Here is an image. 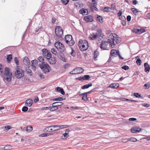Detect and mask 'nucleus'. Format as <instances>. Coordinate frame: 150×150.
<instances>
[{
	"label": "nucleus",
	"mask_w": 150,
	"mask_h": 150,
	"mask_svg": "<svg viewBox=\"0 0 150 150\" xmlns=\"http://www.w3.org/2000/svg\"><path fill=\"white\" fill-rule=\"evenodd\" d=\"M0 75L3 77L4 80H6L7 82L11 81L12 74L10 72V69L8 67H6L4 71L3 70L0 71Z\"/></svg>",
	"instance_id": "1"
},
{
	"label": "nucleus",
	"mask_w": 150,
	"mask_h": 150,
	"mask_svg": "<svg viewBox=\"0 0 150 150\" xmlns=\"http://www.w3.org/2000/svg\"><path fill=\"white\" fill-rule=\"evenodd\" d=\"M38 59L39 62H41V63L39 64V66L40 67L44 73L46 74L47 73L49 72H50L49 69L50 67L48 64L44 62V58L42 56H40L38 58Z\"/></svg>",
	"instance_id": "2"
},
{
	"label": "nucleus",
	"mask_w": 150,
	"mask_h": 150,
	"mask_svg": "<svg viewBox=\"0 0 150 150\" xmlns=\"http://www.w3.org/2000/svg\"><path fill=\"white\" fill-rule=\"evenodd\" d=\"M117 35L115 33H111L108 38V40H110V45L112 48H113L117 44L119 43L121 40V38L118 37H117Z\"/></svg>",
	"instance_id": "3"
},
{
	"label": "nucleus",
	"mask_w": 150,
	"mask_h": 150,
	"mask_svg": "<svg viewBox=\"0 0 150 150\" xmlns=\"http://www.w3.org/2000/svg\"><path fill=\"white\" fill-rule=\"evenodd\" d=\"M78 46L81 51L86 50L88 47V42L85 40H80L78 43Z\"/></svg>",
	"instance_id": "4"
},
{
	"label": "nucleus",
	"mask_w": 150,
	"mask_h": 150,
	"mask_svg": "<svg viewBox=\"0 0 150 150\" xmlns=\"http://www.w3.org/2000/svg\"><path fill=\"white\" fill-rule=\"evenodd\" d=\"M54 46L61 53H63L66 52V49L64 45L59 41L56 42Z\"/></svg>",
	"instance_id": "5"
},
{
	"label": "nucleus",
	"mask_w": 150,
	"mask_h": 150,
	"mask_svg": "<svg viewBox=\"0 0 150 150\" xmlns=\"http://www.w3.org/2000/svg\"><path fill=\"white\" fill-rule=\"evenodd\" d=\"M64 39L66 43L69 46H72L75 43L74 40H73L72 36L70 35H66L65 36Z\"/></svg>",
	"instance_id": "6"
},
{
	"label": "nucleus",
	"mask_w": 150,
	"mask_h": 150,
	"mask_svg": "<svg viewBox=\"0 0 150 150\" xmlns=\"http://www.w3.org/2000/svg\"><path fill=\"white\" fill-rule=\"evenodd\" d=\"M59 129V125H52L45 128L43 131L45 132H51Z\"/></svg>",
	"instance_id": "7"
},
{
	"label": "nucleus",
	"mask_w": 150,
	"mask_h": 150,
	"mask_svg": "<svg viewBox=\"0 0 150 150\" xmlns=\"http://www.w3.org/2000/svg\"><path fill=\"white\" fill-rule=\"evenodd\" d=\"M24 71L21 69H20V67L17 66L16 69V71L15 72V75L18 79L21 78L24 76Z\"/></svg>",
	"instance_id": "8"
},
{
	"label": "nucleus",
	"mask_w": 150,
	"mask_h": 150,
	"mask_svg": "<svg viewBox=\"0 0 150 150\" xmlns=\"http://www.w3.org/2000/svg\"><path fill=\"white\" fill-rule=\"evenodd\" d=\"M55 32L56 36L59 38H61L62 36L63 32L62 29L60 26H57L55 29Z\"/></svg>",
	"instance_id": "9"
},
{
	"label": "nucleus",
	"mask_w": 150,
	"mask_h": 150,
	"mask_svg": "<svg viewBox=\"0 0 150 150\" xmlns=\"http://www.w3.org/2000/svg\"><path fill=\"white\" fill-rule=\"evenodd\" d=\"M110 40H102L101 43L100 48L103 50H108V45L109 44H110Z\"/></svg>",
	"instance_id": "10"
},
{
	"label": "nucleus",
	"mask_w": 150,
	"mask_h": 150,
	"mask_svg": "<svg viewBox=\"0 0 150 150\" xmlns=\"http://www.w3.org/2000/svg\"><path fill=\"white\" fill-rule=\"evenodd\" d=\"M132 31L135 33L138 34H140L143 33L145 32L146 31L144 29H137V28H133Z\"/></svg>",
	"instance_id": "11"
},
{
	"label": "nucleus",
	"mask_w": 150,
	"mask_h": 150,
	"mask_svg": "<svg viewBox=\"0 0 150 150\" xmlns=\"http://www.w3.org/2000/svg\"><path fill=\"white\" fill-rule=\"evenodd\" d=\"M23 63L25 65L27 66L28 68L30 67L29 66L30 65V63L29 59L28 57H25L23 58Z\"/></svg>",
	"instance_id": "12"
},
{
	"label": "nucleus",
	"mask_w": 150,
	"mask_h": 150,
	"mask_svg": "<svg viewBox=\"0 0 150 150\" xmlns=\"http://www.w3.org/2000/svg\"><path fill=\"white\" fill-rule=\"evenodd\" d=\"M84 20L86 22H91L93 21V17L92 16H87L84 17Z\"/></svg>",
	"instance_id": "13"
},
{
	"label": "nucleus",
	"mask_w": 150,
	"mask_h": 150,
	"mask_svg": "<svg viewBox=\"0 0 150 150\" xmlns=\"http://www.w3.org/2000/svg\"><path fill=\"white\" fill-rule=\"evenodd\" d=\"M74 70L75 71V74H77L82 73L84 71V69L81 67H78L74 69Z\"/></svg>",
	"instance_id": "14"
},
{
	"label": "nucleus",
	"mask_w": 150,
	"mask_h": 150,
	"mask_svg": "<svg viewBox=\"0 0 150 150\" xmlns=\"http://www.w3.org/2000/svg\"><path fill=\"white\" fill-rule=\"evenodd\" d=\"M47 60L50 64L52 65L55 64L57 62L56 59L54 57H51Z\"/></svg>",
	"instance_id": "15"
},
{
	"label": "nucleus",
	"mask_w": 150,
	"mask_h": 150,
	"mask_svg": "<svg viewBox=\"0 0 150 150\" xmlns=\"http://www.w3.org/2000/svg\"><path fill=\"white\" fill-rule=\"evenodd\" d=\"M79 12L83 16L86 15L88 14V10L87 9L82 8L80 10Z\"/></svg>",
	"instance_id": "16"
},
{
	"label": "nucleus",
	"mask_w": 150,
	"mask_h": 150,
	"mask_svg": "<svg viewBox=\"0 0 150 150\" xmlns=\"http://www.w3.org/2000/svg\"><path fill=\"white\" fill-rule=\"evenodd\" d=\"M31 66L33 68V69L35 70L36 68L37 64H38L37 60L36 59L32 60L31 61Z\"/></svg>",
	"instance_id": "17"
},
{
	"label": "nucleus",
	"mask_w": 150,
	"mask_h": 150,
	"mask_svg": "<svg viewBox=\"0 0 150 150\" xmlns=\"http://www.w3.org/2000/svg\"><path fill=\"white\" fill-rule=\"evenodd\" d=\"M65 53V52H64L63 53H59L57 55L58 57L64 62L65 61V57L64 55V54Z\"/></svg>",
	"instance_id": "18"
},
{
	"label": "nucleus",
	"mask_w": 150,
	"mask_h": 150,
	"mask_svg": "<svg viewBox=\"0 0 150 150\" xmlns=\"http://www.w3.org/2000/svg\"><path fill=\"white\" fill-rule=\"evenodd\" d=\"M118 54V51H117V50L114 49H112L110 51V55H111L112 57H116L117 56Z\"/></svg>",
	"instance_id": "19"
},
{
	"label": "nucleus",
	"mask_w": 150,
	"mask_h": 150,
	"mask_svg": "<svg viewBox=\"0 0 150 150\" xmlns=\"http://www.w3.org/2000/svg\"><path fill=\"white\" fill-rule=\"evenodd\" d=\"M33 103V100L30 99L27 100L25 102V105L30 107L32 106Z\"/></svg>",
	"instance_id": "20"
},
{
	"label": "nucleus",
	"mask_w": 150,
	"mask_h": 150,
	"mask_svg": "<svg viewBox=\"0 0 150 150\" xmlns=\"http://www.w3.org/2000/svg\"><path fill=\"white\" fill-rule=\"evenodd\" d=\"M142 130L140 128L133 127L131 129V131L132 133L138 132Z\"/></svg>",
	"instance_id": "21"
},
{
	"label": "nucleus",
	"mask_w": 150,
	"mask_h": 150,
	"mask_svg": "<svg viewBox=\"0 0 150 150\" xmlns=\"http://www.w3.org/2000/svg\"><path fill=\"white\" fill-rule=\"evenodd\" d=\"M119 86V85L118 83H113L110 85L108 87L113 89H116L118 88Z\"/></svg>",
	"instance_id": "22"
},
{
	"label": "nucleus",
	"mask_w": 150,
	"mask_h": 150,
	"mask_svg": "<svg viewBox=\"0 0 150 150\" xmlns=\"http://www.w3.org/2000/svg\"><path fill=\"white\" fill-rule=\"evenodd\" d=\"M144 66L145 68L144 71L145 72H148L150 69L149 65L146 62L144 64Z\"/></svg>",
	"instance_id": "23"
},
{
	"label": "nucleus",
	"mask_w": 150,
	"mask_h": 150,
	"mask_svg": "<svg viewBox=\"0 0 150 150\" xmlns=\"http://www.w3.org/2000/svg\"><path fill=\"white\" fill-rule=\"evenodd\" d=\"M55 90L57 92L60 93L63 95L65 94V92L63 88H61L59 87H57L55 88Z\"/></svg>",
	"instance_id": "24"
},
{
	"label": "nucleus",
	"mask_w": 150,
	"mask_h": 150,
	"mask_svg": "<svg viewBox=\"0 0 150 150\" xmlns=\"http://www.w3.org/2000/svg\"><path fill=\"white\" fill-rule=\"evenodd\" d=\"M92 34H91V35H89V39L90 40H96L98 36L96 34H94L93 33Z\"/></svg>",
	"instance_id": "25"
},
{
	"label": "nucleus",
	"mask_w": 150,
	"mask_h": 150,
	"mask_svg": "<svg viewBox=\"0 0 150 150\" xmlns=\"http://www.w3.org/2000/svg\"><path fill=\"white\" fill-rule=\"evenodd\" d=\"M11 149V146L10 145H7L5 146L4 147H2L0 150H9Z\"/></svg>",
	"instance_id": "26"
},
{
	"label": "nucleus",
	"mask_w": 150,
	"mask_h": 150,
	"mask_svg": "<svg viewBox=\"0 0 150 150\" xmlns=\"http://www.w3.org/2000/svg\"><path fill=\"white\" fill-rule=\"evenodd\" d=\"M110 8V7L108 6H106L103 8H101L100 9V10L104 12H110V11L109 10Z\"/></svg>",
	"instance_id": "27"
},
{
	"label": "nucleus",
	"mask_w": 150,
	"mask_h": 150,
	"mask_svg": "<svg viewBox=\"0 0 150 150\" xmlns=\"http://www.w3.org/2000/svg\"><path fill=\"white\" fill-rule=\"evenodd\" d=\"M96 16L97 20L100 23H103V18L102 16L97 14L96 15Z\"/></svg>",
	"instance_id": "28"
},
{
	"label": "nucleus",
	"mask_w": 150,
	"mask_h": 150,
	"mask_svg": "<svg viewBox=\"0 0 150 150\" xmlns=\"http://www.w3.org/2000/svg\"><path fill=\"white\" fill-rule=\"evenodd\" d=\"M92 86V84L91 83H89L88 84H86L83 86L81 88L82 89H85L88 88Z\"/></svg>",
	"instance_id": "29"
},
{
	"label": "nucleus",
	"mask_w": 150,
	"mask_h": 150,
	"mask_svg": "<svg viewBox=\"0 0 150 150\" xmlns=\"http://www.w3.org/2000/svg\"><path fill=\"white\" fill-rule=\"evenodd\" d=\"M99 55V52L97 50L95 51L94 52V57L95 60L96 61L97 60V58Z\"/></svg>",
	"instance_id": "30"
},
{
	"label": "nucleus",
	"mask_w": 150,
	"mask_h": 150,
	"mask_svg": "<svg viewBox=\"0 0 150 150\" xmlns=\"http://www.w3.org/2000/svg\"><path fill=\"white\" fill-rule=\"evenodd\" d=\"M63 104V103L62 102H55L53 103L52 105H54V106L56 107L59 106Z\"/></svg>",
	"instance_id": "31"
},
{
	"label": "nucleus",
	"mask_w": 150,
	"mask_h": 150,
	"mask_svg": "<svg viewBox=\"0 0 150 150\" xmlns=\"http://www.w3.org/2000/svg\"><path fill=\"white\" fill-rule=\"evenodd\" d=\"M58 109V107H56L54 105H52V106H50V111L52 112L57 110Z\"/></svg>",
	"instance_id": "32"
},
{
	"label": "nucleus",
	"mask_w": 150,
	"mask_h": 150,
	"mask_svg": "<svg viewBox=\"0 0 150 150\" xmlns=\"http://www.w3.org/2000/svg\"><path fill=\"white\" fill-rule=\"evenodd\" d=\"M69 137V135L67 133H64L63 134V136H62L61 138L62 139H65Z\"/></svg>",
	"instance_id": "33"
},
{
	"label": "nucleus",
	"mask_w": 150,
	"mask_h": 150,
	"mask_svg": "<svg viewBox=\"0 0 150 150\" xmlns=\"http://www.w3.org/2000/svg\"><path fill=\"white\" fill-rule=\"evenodd\" d=\"M42 52L43 55L45 57V56H46V54L48 52V51L47 49L44 48L42 50Z\"/></svg>",
	"instance_id": "34"
},
{
	"label": "nucleus",
	"mask_w": 150,
	"mask_h": 150,
	"mask_svg": "<svg viewBox=\"0 0 150 150\" xmlns=\"http://www.w3.org/2000/svg\"><path fill=\"white\" fill-rule=\"evenodd\" d=\"M46 56H45V57L47 59H49L52 57L51 53L49 51L47 54H46Z\"/></svg>",
	"instance_id": "35"
},
{
	"label": "nucleus",
	"mask_w": 150,
	"mask_h": 150,
	"mask_svg": "<svg viewBox=\"0 0 150 150\" xmlns=\"http://www.w3.org/2000/svg\"><path fill=\"white\" fill-rule=\"evenodd\" d=\"M12 59V55L11 54H9L8 55L6 59L7 62H9Z\"/></svg>",
	"instance_id": "36"
},
{
	"label": "nucleus",
	"mask_w": 150,
	"mask_h": 150,
	"mask_svg": "<svg viewBox=\"0 0 150 150\" xmlns=\"http://www.w3.org/2000/svg\"><path fill=\"white\" fill-rule=\"evenodd\" d=\"M134 95L136 97L138 98H142V97L141 95L138 93H134Z\"/></svg>",
	"instance_id": "37"
},
{
	"label": "nucleus",
	"mask_w": 150,
	"mask_h": 150,
	"mask_svg": "<svg viewBox=\"0 0 150 150\" xmlns=\"http://www.w3.org/2000/svg\"><path fill=\"white\" fill-rule=\"evenodd\" d=\"M131 10L133 13L135 15H136L137 13L138 12V11H137V9L135 8H132Z\"/></svg>",
	"instance_id": "38"
},
{
	"label": "nucleus",
	"mask_w": 150,
	"mask_h": 150,
	"mask_svg": "<svg viewBox=\"0 0 150 150\" xmlns=\"http://www.w3.org/2000/svg\"><path fill=\"white\" fill-rule=\"evenodd\" d=\"M53 134L52 133H44L40 134V136L41 137H45L49 136Z\"/></svg>",
	"instance_id": "39"
},
{
	"label": "nucleus",
	"mask_w": 150,
	"mask_h": 150,
	"mask_svg": "<svg viewBox=\"0 0 150 150\" xmlns=\"http://www.w3.org/2000/svg\"><path fill=\"white\" fill-rule=\"evenodd\" d=\"M83 77V81L85 80H88L91 78V77L89 75H85Z\"/></svg>",
	"instance_id": "40"
},
{
	"label": "nucleus",
	"mask_w": 150,
	"mask_h": 150,
	"mask_svg": "<svg viewBox=\"0 0 150 150\" xmlns=\"http://www.w3.org/2000/svg\"><path fill=\"white\" fill-rule=\"evenodd\" d=\"M51 51L53 54H54L55 55H57V56L58 54H59L57 52L55 49L53 48L51 49Z\"/></svg>",
	"instance_id": "41"
},
{
	"label": "nucleus",
	"mask_w": 150,
	"mask_h": 150,
	"mask_svg": "<svg viewBox=\"0 0 150 150\" xmlns=\"http://www.w3.org/2000/svg\"><path fill=\"white\" fill-rule=\"evenodd\" d=\"M64 99L62 97H59L57 98H53L52 100L53 101H62Z\"/></svg>",
	"instance_id": "42"
},
{
	"label": "nucleus",
	"mask_w": 150,
	"mask_h": 150,
	"mask_svg": "<svg viewBox=\"0 0 150 150\" xmlns=\"http://www.w3.org/2000/svg\"><path fill=\"white\" fill-rule=\"evenodd\" d=\"M69 0H61L62 3L64 5H66L69 1Z\"/></svg>",
	"instance_id": "43"
},
{
	"label": "nucleus",
	"mask_w": 150,
	"mask_h": 150,
	"mask_svg": "<svg viewBox=\"0 0 150 150\" xmlns=\"http://www.w3.org/2000/svg\"><path fill=\"white\" fill-rule=\"evenodd\" d=\"M71 55L73 57H75L76 55V52L75 51L71 48Z\"/></svg>",
	"instance_id": "44"
},
{
	"label": "nucleus",
	"mask_w": 150,
	"mask_h": 150,
	"mask_svg": "<svg viewBox=\"0 0 150 150\" xmlns=\"http://www.w3.org/2000/svg\"><path fill=\"white\" fill-rule=\"evenodd\" d=\"M82 99L85 101H87L88 100V98H87V95H84L82 97Z\"/></svg>",
	"instance_id": "45"
},
{
	"label": "nucleus",
	"mask_w": 150,
	"mask_h": 150,
	"mask_svg": "<svg viewBox=\"0 0 150 150\" xmlns=\"http://www.w3.org/2000/svg\"><path fill=\"white\" fill-rule=\"evenodd\" d=\"M33 130V127L32 126H28L26 128V131L28 132H30Z\"/></svg>",
	"instance_id": "46"
},
{
	"label": "nucleus",
	"mask_w": 150,
	"mask_h": 150,
	"mask_svg": "<svg viewBox=\"0 0 150 150\" xmlns=\"http://www.w3.org/2000/svg\"><path fill=\"white\" fill-rule=\"evenodd\" d=\"M69 127V125H59V129H63L65 128H67Z\"/></svg>",
	"instance_id": "47"
},
{
	"label": "nucleus",
	"mask_w": 150,
	"mask_h": 150,
	"mask_svg": "<svg viewBox=\"0 0 150 150\" xmlns=\"http://www.w3.org/2000/svg\"><path fill=\"white\" fill-rule=\"evenodd\" d=\"M136 63L139 66H140L142 63V61L141 59L139 58H138L136 60Z\"/></svg>",
	"instance_id": "48"
},
{
	"label": "nucleus",
	"mask_w": 150,
	"mask_h": 150,
	"mask_svg": "<svg viewBox=\"0 0 150 150\" xmlns=\"http://www.w3.org/2000/svg\"><path fill=\"white\" fill-rule=\"evenodd\" d=\"M102 32V30L101 29H99L97 30L96 34L98 36Z\"/></svg>",
	"instance_id": "49"
},
{
	"label": "nucleus",
	"mask_w": 150,
	"mask_h": 150,
	"mask_svg": "<svg viewBox=\"0 0 150 150\" xmlns=\"http://www.w3.org/2000/svg\"><path fill=\"white\" fill-rule=\"evenodd\" d=\"M28 110V108L27 106H24L23 107L22 110L23 112H26Z\"/></svg>",
	"instance_id": "50"
},
{
	"label": "nucleus",
	"mask_w": 150,
	"mask_h": 150,
	"mask_svg": "<svg viewBox=\"0 0 150 150\" xmlns=\"http://www.w3.org/2000/svg\"><path fill=\"white\" fill-rule=\"evenodd\" d=\"M129 141H131L132 142H136L137 141V139L134 137H131L129 138Z\"/></svg>",
	"instance_id": "51"
},
{
	"label": "nucleus",
	"mask_w": 150,
	"mask_h": 150,
	"mask_svg": "<svg viewBox=\"0 0 150 150\" xmlns=\"http://www.w3.org/2000/svg\"><path fill=\"white\" fill-rule=\"evenodd\" d=\"M39 76L41 79H44L45 78V76L42 73H39L38 74Z\"/></svg>",
	"instance_id": "52"
},
{
	"label": "nucleus",
	"mask_w": 150,
	"mask_h": 150,
	"mask_svg": "<svg viewBox=\"0 0 150 150\" xmlns=\"http://www.w3.org/2000/svg\"><path fill=\"white\" fill-rule=\"evenodd\" d=\"M122 69L125 70H127L129 69V67L127 65H125L124 66L122 67H121Z\"/></svg>",
	"instance_id": "53"
},
{
	"label": "nucleus",
	"mask_w": 150,
	"mask_h": 150,
	"mask_svg": "<svg viewBox=\"0 0 150 150\" xmlns=\"http://www.w3.org/2000/svg\"><path fill=\"white\" fill-rule=\"evenodd\" d=\"M26 72L27 74H30V76L32 75V74L31 73L32 72V71L31 69H28V70H26Z\"/></svg>",
	"instance_id": "54"
},
{
	"label": "nucleus",
	"mask_w": 150,
	"mask_h": 150,
	"mask_svg": "<svg viewBox=\"0 0 150 150\" xmlns=\"http://www.w3.org/2000/svg\"><path fill=\"white\" fill-rule=\"evenodd\" d=\"M83 76H80L76 78V80H79L83 81Z\"/></svg>",
	"instance_id": "55"
},
{
	"label": "nucleus",
	"mask_w": 150,
	"mask_h": 150,
	"mask_svg": "<svg viewBox=\"0 0 150 150\" xmlns=\"http://www.w3.org/2000/svg\"><path fill=\"white\" fill-rule=\"evenodd\" d=\"M15 62L17 65H18L19 64V61L18 60V58L16 57H15L14 58Z\"/></svg>",
	"instance_id": "56"
},
{
	"label": "nucleus",
	"mask_w": 150,
	"mask_h": 150,
	"mask_svg": "<svg viewBox=\"0 0 150 150\" xmlns=\"http://www.w3.org/2000/svg\"><path fill=\"white\" fill-rule=\"evenodd\" d=\"M111 7L109 9H112L113 10H114L116 8V6L115 4H111Z\"/></svg>",
	"instance_id": "57"
},
{
	"label": "nucleus",
	"mask_w": 150,
	"mask_h": 150,
	"mask_svg": "<svg viewBox=\"0 0 150 150\" xmlns=\"http://www.w3.org/2000/svg\"><path fill=\"white\" fill-rule=\"evenodd\" d=\"M129 141V139H122V142L125 143Z\"/></svg>",
	"instance_id": "58"
},
{
	"label": "nucleus",
	"mask_w": 150,
	"mask_h": 150,
	"mask_svg": "<svg viewBox=\"0 0 150 150\" xmlns=\"http://www.w3.org/2000/svg\"><path fill=\"white\" fill-rule=\"evenodd\" d=\"M5 128L6 129V130H8L11 128V126L9 125H7L6 126H5Z\"/></svg>",
	"instance_id": "59"
},
{
	"label": "nucleus",
	"mask_w": 150,
	"mask_h": 150,
	"mask_svg": "<svg viewBox=\"0 0 150 150\" xmlns=\"http://www.w3.org/2000/svg\"><path fill=\"white\" fill-rule=\"evenodd\" d=\"M56 18L54 17H53L52 18L51 23L52 24H54L56 21Z\"/></svg>",
	"instance_id": "60"
},
{
	"label": "nucleus",
	"mask_w": 150,
	"mask_h": 150,
	"mask_svg": "<svg viewBox=\"0 0 150 150\" xmlns=\"http://www.w3.org/2000/svg\"><path fill=\"white\" fill-rule=\"evenodd\" d=\"M40 28H39V27H38V28H37L35 29V33L38 32V33H40Z\"/></svg>",
	"instance_id": "61"
},
{
	"label": "nucleus",
	"mask_w": 150,
	"mask_h": 150,
	"mask_svg": "<svg viewBox=\"0 0 150 150\" xmlns=\"http://www.w3.org/2000/svg\"><path fill=\"white\" fill-rule=\"evenodd\" d=\"M144 86L145 87V89H147L149 88L150 87L149 84L148 83L145 84Z\"/></svg>",
	"instance_id": "62"
},
{
	"label": "nucleus",
	"mask_w": 150,
	"mask_h": 150,
	"mask_svg": "<svg viewBox=\"0 0 150 150\" xmlns=\"http://www.w3.org/2000/svg\"><path fill=\"white\" fill-rule=\"evenodd\" d=\"M99 38H101L103 39H104L105 38V35H103V33H100V34Z\"/></svg>",
	"instance_id": "63"
},
{
	"label": "nucleus",
	"mask_w": 150,
	"mask_h": 150,
	"mask_svg": "<svg viewBox=\"0 0 150 150\" xmlns=\"http://www.w3.org/2000/svg\"><path fill=\"white\" fill-rule=\"evenodd\" d=\"M131 17L130 15H128L127 17V20L128 21H131Z\"/></svg>",
	"instance_id": "64"
}]
</instances>
